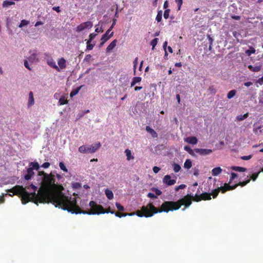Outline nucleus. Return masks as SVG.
I'll list each match as a JSON object with an SVG mask.
<instances>
[{
    "label": "nucleus",
    "instance_id": "1",
    "mask_svg": "<svg viewBox=\"0 0 263 263\" xmlns=\"http://www.w3.org/2000/svg\"><path fill=\"white\" fill-rule=\"evenodd\" d=\"M55 175L51 172L47 174L44 171H39L36 175V182L40 187L38 190L37 200L40 203H51L55 207L63 210L69 198L62 193H56L54 190L57 187L55 183Z\"/></svg>",
    "mask_w": 263,
    "mask_h": 263
},
{
    "label": "nucleus",
    "instance_id": "2",
    "mask_svg": "<svg viewBox=\"0 0 263 263\" xmlns=\"http://www.w3.org/2000/svg\"><path fill=\"white\" fill-rule=\"evenodd\" d=\"M189 197L188 196H184L177 201H164L159 209L156 208L153 203H149L146 206H142L141 210L137 211L135 214H136L138 217H150L153 216L154 214L158 213L163 212L168 213L170 211L178 210L182 205L185 206L183 209V210H184L185 209L188 208L191 205V202Z\"/></svg>",
    "mask_w": 263,
    "mask_h": 263
},
{
    "label": "nucleus",
    "instance_id": "3",
    "mask_svg": "<svg viewBox=\"0 0 263 263\" xmlns=\"http://www.w3.org/2000/svg\"><path fill=\"white\" fill-rule=\"evenodd\" d=\"M31 187L33 190V192L29 193L27 192L25 188L23 186L16 185L12 188L9 189L7 192L12 193L14 195L18 196L21 198L22 203L25 204L30 201L34 203L35 204L38 205L40 201L37 200L38 193H36L37 187L33 184H31L28 187L29 189Z\"/></svg>",
    "mask_w": 263,
    "mask_h": 263
},
{
    "label": "nucleus",
    "instance_id": "4",
    "mask_svg": "<svg viewBox=\"0 0 263 263\" xmlns=\"http://www.w3.org/2000/svg\"><path fill=\"white\" fill-rule=\"evenodd\" d=\"M89 206L91 208L90 211H83L77 204V200L75 198L69 197V199L67 202L65 208H63L64 210H67L69 212L72 214H81L87 215H95L96 214H92L94 212H99L103 210V207L100 204H98L95 201H91L89 203Z\"/></svg>",
    "mask_w": 263,
    "mask_h": 263
},
{
    "label": "nucleus",
    "instance_id": "5",
    "mask_svg": "<svg viewBox=\"0 0 263 263\" xmlns=\"http://www.w3.org/2000/svg\"><path fill=\"white\" fill-rule=\"evenodd\" d=\"M189 196V198L190 199L191 202H192V200L196 202H199L201 200H209L211 199V194L206 192L202 193L200 195L196 194L195 196L189 194L186 195L185 196ZM191 204L192 203H191Z\"/></svg>",
    "mask_w": 263,
    "mask_h": 263
},
{
    "label": "nucleus",
    "instance_id": "6",
    "mask_svg": "<svg viewBox=\"0 0 263 263\" xmlns=\"http://www.w3.org/2000/svg\"><path fill=\"white\" fill-rule=\"evenodd\" d=\"M227 191H230L228 184L224 183L223 186L218 187L217 189L213 190L210 194L213 196V198H215L220 191H221L222 193H224Z\"/></svg>",
    "mask_w": 263,
    "mask_h": 263
},
{
    "label": "nucleus",
    "instance_id": "7",
    "mask_svg": "<svg viewBox=\"0 0 263 263\" xmlns=\"http://www.w3.org/2000/svg\"><path fill=\"white\" fill-rule=\"evenodd\" d=\"M92 27V23L88 21L81 24L77 27V31L81 32L85 29H90Z\"/></svg>",
    "mask_w": 263,
    "mask_h": 263
},
{
    "label": "nucleus",
    "instance_id": "8",
    "mask_svg": "<svg viewBox=\"0 0 263 263\" xmlns=\"http://www.w3.org/2000/svg\"><path fill=\"white\" fill-rule=\"evenodd\" d=\"M195 152L201 156L208 155L211 154L213 151L211 149H204V148H195L194 149Z\"/></svg>",
    "mask_w": 263,
    "mask_h": 263
},
{
    "label": "nucleus",
    "instance_id": "9",
    "mask_svg": "<svg viewBox=\"0 0 263 263\" xmlns=\"http://www.w3.org/2000/svg\"><path fill=\"white\" fill-rule=\"evenodd\" d=\"M171 178L170 175H165L163 178V182L169 186L175 184L176 182V180L175 179H171Z\"/></svg>",
    "mask_w": 263,
    "mask_h": 263
},
{
    "label": "nucleus",
    "instance_id": "10",
    "mask_svg": "<svg viewBox=\"0 0 263 263\" xmlns=\"http://www.w3.org/2000/svg\"><path fill=\"white\" fill-rule=\"evenodd\" d=\"M101 146L100 142L95 143L94 145H90L87 147V153H94Z\"/></svg>",
    "mask_w": 263,
    "mask_h": 263
},
{
    "label": "nucleus",
    "instance_id": "11",
    "mask_svg": "<svg viewBox=\"0 0 263 263\" xmlns=\"http://www.w3.org/2000/svg\"><path fill=\"white\" fill-rule=\"evenodd\" d=\"M250 181V179H249L246 181H243L242 182H239L238 183L235 184L234 185H230L228 184V187L229 190H233L236 189L238 186L240 185L241 186H245Z\"/></svg>",
    "mask_w": 263,
    "mask_h": 263
},
{
    "label": "nucleus",
    "instance_id": "12",
    "mask_svg": "<svg viewBox=\"0 0 263 263\" xmlns=\"http://www.w3.org/2000/svg\"><path fill=\"white\" fill-rule=\"evenodd\" d=\"M34 173L33 168L30 167L27 170V174L24 176V178L26 180H29L34 176Z\"/></svg>",
    "mask_w": 263,
    "mask_h": 263
},
{
    "label": "nucleus",
    "instance_id": "13",
    "mask_svg": "<svg viewBox=\"0 0 263 263\" xmlns=\"http://www.w3.org/2000/svg\"><path fill=\"white\" fill-rule=\"evenodd\" d=\"M184 141L191 144H196L197 143L198 139L196 137H188L184 139Z\"/></svg>",
    "mask_w": 263,
    "mask_h": 263
},
{
    "label": "nucleus",
    "instance_id": "14",
    "mask_svg": "<svg viewBox=\"0 0 263 263\" xmlns=\"http://www.w3.org/2000/svg\"><path fill=\"white\" fill-rule=\"evenodd\" d=\"M145 130L146 132L149 133L153 138H157L158 137V134L156 132L155 130H154L153 128H152L149 126H146L145 127Z\"/></svg>",
    "mask_w": 263,
    "mask_h": 263
},
{
    "label": "nucleus",
    "instance_id": "15",
    "mask_svg": "<svg viewBox=\"0 0 263 263\" xmlns=\"http://www.w3.org/2000/svg\"><path fill=\"white\" fill-rule=\"evenodd\" d=\"M261 64H259L258 65H256L254 66L250 65L248 66V68L253 72H258L261 70Z\"/></svg>",
    "mask_w": 263,
    "mask_h": 263
},
{
    "label": "nucleus",
    "instance_id": "16",
    "mask_svg": "<svg viewBox=\"0 0 263 263\" xmlns=\"http://www.w3.org/2000/svg\"><path fill=\"white\" fill-rule=\"evenodd\" d=\"M28 60L30 62H36L38 61V59L37 58V54L36 51H34L28 57Z\"/></svg>",
    "mask_w": 263,
    "mask_h": 263
},
{
    "label": "nucleus",
    "instance_id": "17",
    "mask_svg": "<svg viewBox=\"0 0 263 263\" xmlns=\"http://www.w3.org/2000/svg\"><path fill=\"white\" fill-rule=\"evenodd\" d=\"M117 42V40H114V41H112L106 48V52H108L110 51L111 50H112L116 47Z\"/></svg>",
    "mask_w": 263,
    "mask_h": 263
},
{
    "label": "nucleus",
    "instance_id": "18",
    "mask_svg": "<svg viewBox=\"0 0 263 263\" xmlns=\"http://www.w3.org/2000/svg\"><path fill=\"white\" fill-rule=\"evenodd\" d=\"M34 103L33 93L32 91H30L29 93V99L28 102V106L31 107Z\"/></svg>",
    "mask_w": 263,
    "mask_h": 263
},
{
    "label": "nucleus",
    "instance_id": "19",
    "mask_svg": "<svg viewBox=\"0 0 263 263\" xmlns=\"http://www.w3.org/2000/svg\"><path fill=\"white\" fill-rule=\"evenodd\" d=\"M110 32H106V33L103 35L102 36L101 40H103L104 41H107L111 36H113L114 32H111L109 34Z\"/></svg>",
    "mask_w": 263,
    "mask_h": 263
},
{
    "label": "nucleus",
    "instance_id": "20",
    "mask_svg": "<svg viewBox=\"0 0 263 263\" xmlns=\"http://www.w3.org/2000/svg\"><path fill=\"white\" fill-rule=\"evenodd\" d=\"M58 64L61 69H64L66 67V60L63 58L58 60Z\"/></svg>",
    "mask_w": 263,
    "mask_h": 263
},
{
    "label": "nucleus",
    "instance_id": "21",
    "mask_svg": "<svg viewBox=\"0 0 263 263\" xmlns=\"http://www.w3.org/2000/svg\"><path fill=\"white\" fill-rule=\"evenodd\" d=\"M47 63L50 67L59 71V68L58 66L56 65L55 61L52 59L48 60L47 61Z\"/></svg>",
    "mask_w": 263,
    "mask_h": 263
},
{
    "label": "nucleus",
    "instance_id": "22",
    "mask_svg": "<svg viewBox=\"0 0 263 263\" xmlns=\"http://www.w3.org/2000/svg\"><path fill=\"white\" fill-rule=\"evenodd\" d=\"M222 172V169L220 167L214 168L212 171V174L213 176L219 175Z\"/></svg>",
    "mask_w": 263,
    "mask_h": 263
},
{
    "label": "nucleus",
    "instance_id": "23",
    "mask_svg": "<svg viewBox=\"0 0 263 263\" xmlns=\"http://www.w3.org/2000/svg\"><path fill=\"white\" fill-rule=\"evenodd\" d=\"M116 216L118 217L119 218H121L122 217H125L126 216H133L135 215V213H121L120 212H116L114 213Z\"/></svg>",
    "mask_w": 263,
    "mask_h": 263
},
{
    "label": "nucleus",
    "instance_id": "24",
    "mask_svg": "<svg viewBox=\"0 0 263 263\" xmlns=\"http://www.w3.org/2000/svg\"><path fill=\"white\" fill-rule=\"evenodd\" d=\"M29 166L30 168H33V170H35L39 171L40 166L38 162H32L29 163Z\"/></svg>",
    "mask_w": 263,
    "mask_h": 263
},
{
    "label": "nucleus",
    "instance_id": "25",
    "mask_svg": "<svg viewBox=\"0 0 263 263\" xmlns=\"http://www.w3.org/2000/svg\"><path fill=\"white\" fill-rule=\"evenodd\" d=\"M15 5V2L13 1H9L8 0L4 1L2 4L3 8H8L11 5Z\"/></svg>",
    "mask_w": 263,
    "mask_h": 263
},
{
    "label": "nucleus",
    "instance_id": "26",
    "mask_svg": "<svg viewBox=\"0 0 263 263\" xmlns=\"http://www.w3.org/2000/svg\"><path fill=\"white\" fill-rule=\"evenodd\" d=\"M109 213H110L111 214H114L115 212L111 211L110 208H108L106 210H104V209L103 208V210H102V211H100L98 213V212H94V213L93 212V213H92V214H97L98 215H99L100 214H105V213L108 214Z\"/></svg>",
    "mask_w": 263,
    "mask_h": 263
},
{
    "label": "nucleus",
    "instance_id": "27",
    "mask_svg": "<svg viewBox=\"0 0 263 263\" xmlns=\"http://www.w3.org/2000/svg\"><path fill=\"white\" fill-rule=\"evenodd\" d=\"M105 195H106V197H107V198L108 199L111 200V199H113V198H114V194H113L111 190H109L108 189H106L105 191Z\"/></svg>",
    "mask_w": 263,
    "mask_h": 263
},
{
    "label": "nucleus",
    "instance_id": "28",
    "mask_svg": "<svg viewBox=\"0 0 263 263\" xmlns=\"http://www.w3.org/2000/svg\"><path fill=\"white\" fill-rule=\"evenodd\" d=\"M141 78L139 77H134L131 82V87L134 86L136 83L140 82L141 81Z\"/></svg>",
    "mask_w": 263,
    "mask_h": 263
},
{
    "label": "nucleus",
    "instance_id": "29",
    "mask_svg": "<svg viewBox=\"0 0 263 263\" xmlns=\"http://www.w3.org/2000/svg\"><path fill=\"white\" fill-rule=\"evenodd\" d=\"M255 49L252 46H250L249 49L247 50L245 52L248 56H250L252 54L255 53Z\"/></svg>",
    "mask_w": 263,
    "mask_h": 263
},
{
    "label": "nucleus",
    "instance_id": "30",
    "mask_svg": "<svg viewBox=\"0 0 263 263\" xmlns=\"http://www.w3.org/2000/svg\"><path fill=\"white\" fill-rule=\"evenodd\" d=\"M125 153L126 154L127 160L129 161V160H130L131 159H134V156H132V153H131L130 150H129V149H126L125 151Z\"/></svg>",
    "mask_w": 263,
    "mask_h": 263
},
{
    "label": "nucleus",
    "instance_id": "31",
    "mask_svg": "<svg viewBox=\"0 0 263 263\" xmlns=\"http://www.w3.org/2000/svg\"><path fill=\"white\" fill-rule=\"evenodd\" d=\"M231 169L232 170L240 172H243L247 170L246 168L240 166H232Z\"/></svg>",
    "mask_w": 263,
    "mask_h": 263
},
{
    "label": "nucleus",
    "instance_id": "32",
    "mask_svg": "<svg viewBox=\"0 0 263 263\" xmlns=\"http://www.w3.org/2000/svg\"><path fill=\"white\" fill-rule=\"evenodd\" d=\"M192 166V163L190 159H186L184 163V167L186 169H190Z\"/></svg>",
    "mask_w": 263,
    "mask_h": 263
},
{
    "label": "nucleus",
    "instance_id": "33",
    "mask_svg": "<svg viewBox=\"0 0 263 263\" xmlns=\"http://www.w3.org/2000/svg\"><path fill=\"white\" fill-rule=\"evenodd\" d=\"M184 149L185 150L186 152H187L191 155H192L193 156H195V153H194L195 151H193V149H192L189 146L185 145L184 147Z\"/></svg>",
    "mask_w": 263,
    "mask_h": 263
},
{
    "label": "nucleus",
    "instance_id": "34",
    "mask_svg": "<svg viewBox=\"0 0 263 263\" xmlns=\"http://www.w3.org/2000/svg\"><path fill=\"white\" fill-rule=\"evenodd\" d=\"M248 116H249V114L246 113L243 115H241L237 116L236 117V119L238 121H242L244 119L247 118Z\"/></svg>",
    "mask_w": 263,
    "mask_h": 263
},
{
    "label": "nucleus",
    "instance_id": "35",
    "mask_svg": "<svg viewBox=\"0 0 263 263\" xmlns=\"http://www.w3.org/2000/svg\"><path fill=\"white\" fill-rule=\"evenodd\" d=\"M81 87L82 86L78 87L76 89L72 90L70 93V96L71 97H73V96H76L79 92Z\"/></svg>",
    "mask_w": 263,
    "mask_h": 263
},
{
    "label": "nucleus",
    "instance_id": "36",
    "mask_svg": "<svg viewBox=\"0 0 263 263\" xmlns=\"http://www.w3.org/2000/svg\"><path fill=\"white\" fill-rule=\"evenodd\" d=\"M173 170L175 173L179 172L181 169V167L180 166V165L177 163H174L173 164Z\"/></svg>",
    "mask_w": 263,
    "mask_h": 263
},
{
    "label": "nucleus",
    "instance_id": "37",
    "mask_svg": "<svg viewBox=\"0 0 263 263\" xmlns=\"http://www.w3.org/2000/svg\"><path fill=\"white\" fill-rule=\"evenodd\" d=\"M236 91L235 89H233V90L230 91L227 95L228 99H232L233 97H234L235 96V95H236Z\"/></svg>",
    "mask_w": 263,
    "mask_h": 263
},
{
    "label": "nucleus",
    "instance_id": "38",
    "mask_svg": "<svg viewBox=\"0 0 263 263\" xmlns=\"http://www.w3.org/2000/svg\"><path fill=\"white\" fill-rule=\"evenodd\" d=\"M59 103L61 105H64L68 103V101L64 97H62L59 99Z\"/></svg>",
    "mask_w": 263,
    "mask_h": 263
},
{
    "label": "nucleus",
    "instance_id": "39",
    "mask_svg": "<svg viewBox=\"0 0 263 263\" xmlns=\"http://www.w3.org/2000/svg\"><path fill=\"white\" fill-rule=\"evenodd\" d=\"M79 151L81 153H87V147L85 145H82L79 147Z\"/></svg>",
    "mask_w": 263,
    "mask_h": 263
},
{
    "label": "nucleus",
    "instance_id": "40",
    "mask_svg": "<svg viewBox=\"0 0 263 263\" xmlns=\"http://www.w3.org/2000/svg\"><path fill=\"white\" fill-rule=\"evenodd\" d=\"M162 12L161 10H160L158 12L157 15L156 17V20L158 22H160L162 20Z\"/></svg>",
    "mask_w": 263,
    "mask_h": 263
},
{
    "label": "nucleus",
    "instance_id": "41",
    "mask_svg": "<svg viewBox=\"0 0 263 263\" xmlns=\"http://www.w3.org/2000/svg\"><path fill=\"white\" fill-rule=\"evenodd\" d=\"M59 166H60L61 170H62L63 171L66 172V173L68 172V170L63 162H60Z\"/></svg>",
    "mask_w": 263,
    "mask_h": 263
},
{
    "label": "nucleus",
    "instance_id": "42",
    "mask_svg": "<svg viewBox=\"0 0 263 263\" xmlns=\"http://www.w3.org/2000/svg\"><path fill=\"white\" fill-rule=\"evenodd\" d=\"M158 41V38H155L154 39H153L151 41V45L152 46V49H154L155 48V46L157 44Z\"/></svg>",
    "mask_w": 263,
    "mask_h": 263
},
{
    "label": "nucleus",
    "instance_id": "43",
    "mask_svg": "<svg viewBox=\"0 0 263 263\" xmlns=\"http://www.w3.org/2000/svg\"><path fill=\"white\" fill-rule=\"evenodd\" d=\"M29 22L25 20H23L21 21L20 24L18 25V27L22 28L25 26H26L28 24Z\"/></svg>",
    "mask_w": 263,
    "mask_h": 263
},
{
    "label": "nucleus",
    "instance_id": "44",
    "mask_svg": "<svg viewBox=\"0 0 263 263\" xmlns=\"http://www.w3.org/2000/svg\"><path fill=\"white\" fill-rule=\"evenodd\" d=\"M116 206L119 211H124L125 210L124 206L118 202L116 203Z\"/></svg>",
    "mask_w": 263,
    "mask_h": 263
},
{
    "label": "nucleus",
    "instance_id": "45",
    "mask_svg": "<svg viewBox=\"0 0 263 263\" xmlns=\"http://www.w3.org/2000/svg\"><path fill=\"white\" fill-rule=\"evenodd\" d=\"M259 173H260V172H258V173H255L252 174V176H251V179L253 181H255L258 177Z\"/></svg>",
    "mask_w": 263,
    "mask_h": 263
},
{
    "label": "nucleus",
    "instance_id": "46",
    "mask_svg": "<svg viewBox=\"0 0 263 263\" xmlns=\"http://www.w3.org/2000/svg\"><path fill=\"white\" fill-rule=\"evenodd\" d=\"M170 12V9H166L164 11V14H163L164 18L167 19L168 18Z\"/></svg>",
    "mask_w": 263,
    "mask_h": 263
},
{
    "label": "nucleus",
    "instance_id": "47",
    "mask_svg": "<svg viewBox=\"0 0 263 263\" xmlns=\"http://www.w3.org/2000/svg\"><path fill=\"white\" fill-rule=\"evenodd\" d=\"M237 176V174H236L235 173H231V177H230V181H229V182L228 184H229L230 185V184L231 183L233 179H234Z\"/></svg>",
    "mask_w": 263,
    "mask_h": 263
},
{
    "label": "nucleus",
    "instance_id": "48",
    "mask_svg": "<svg viewBox=\"0 0 263 263\" xmlns=\"http://www.w3.org/2000/svg\"><path fill=\"white\" fill-rule=\"evenodd\" d=\"M175 2L178 5V10H180L181 9V5L183 3V0H175Z\"/></svg>",
    "mask_w": 263,
    "mask_h": 263
},
{
    "label": "nucleus",
    "instance_id": "49",
    "mask_svg": "<svg viewBox=\"0 0 263 263\" xmlns=\"http://www.w3.org/2000/svg\"><path fill=\"white\" fill-rule=\"evenodd\" d=\"M91 42H88V41H87V49L88 50H92L95 46V44H90Z\"/></svg>",
    "mask_w": 263,
    "mask_h": 263
},
{
    "label": "nucleus",
    "instance_id": "50",
    "mask_svg": "<svg viewBox=\"0 0 263 263\" xmlns=\"http://www.w3.org/2000/svg\"><path fill=\"white\" fill-rule=\"evenodd\" d=\"M96 35L97 34H95L94 33H90L89 35V39L87 41H88V42H91L92 41V40L95 39Z\"/></svg>",
    "mask_w": 263,
    "mask_h": 263
},
{
    "label": "nucleus",
    "instance_id": "51",
    "mask_svg": "<svg viewBox=\"0 0 263 263\" xmlns=\"http://www.w3.org/2000/svg\"><path fill=\"white\" fill-rule=\"evenodd\" d=\"M185 186H186V185L185 184H180V185L176 186L175 187V190L176 191H178L180 189H184L185 187Z\"/></svg>",
    "mask_w": 263,
    "mask_h": 263
},
{
    "label": "nucleus",
    "instance_id": "52",
    "mask_svg": "<svg viewBox=\"0 0 263 263\" xmlns=\"http://www.w3.org/2000/svg\"><path fill=\"white\" fill-rule=\"evenodd\" d=\"M252 157V156L251 155H248V156H242L241 157V159L243 160H248L250 159Z\"/></svg>",
    "mask_w": 263,
    "mask_h": 263
},
{
    "label": "nucleus",
    "instance_id": "53",
    "mask_svg": "<svg viewBox=\"0 0 263 263\" xmlns=\"http://www.w3.org/2000/svg\"><path fill=\"white\" fill-rule=\"evenodd\" d=\"M147 197H148L149 198H154V199L157 198V196L155 194H154V193H149L147 194Z\"/></svg>",
    "mask_w": 263,
    "mask_h": 263
},
{
    "label": "nucleus",
    "instance_id": "54",
    "mask_svg": "<svg viewBox=\"0 0 263 263\" xmlns=\"http://www.w3.org/2000/svg\"><path fill=\"white\" fill-rule=\"evenodd\" d=\"M24 66L26 68H27L29 70H31V68H30L27 60H24Z\"/></svg>",
    "mask_w": 263,
    "mask_h": 263
},
{
    "label": "nucleus",
    "instance_id": "55",
    "mask_svg": "<svg viewBox=\"0 0 263 263\" xmlns=\"http://www.w3.org/2000/svg\"><path fill=\"white\" fill-rule=\"evenodd\" d=\"M50 165V163L49 162H45L42 165V167L45 168H48Z\"/></svg>",
    "mask_w": 263,
    "mask_h": 263
},
{
    "label": "nucleus",
    "instance_id": "56",
    "mask_svg": "<svg viewBox=\"0 0 263 263\" xmlns=\"http://www.w3.org/2000/svg\"><path fill=\"white\" fill-rule=\"evenodd\" d=\"M137 63H138V58H136L134 62H133V64H134V72H135V71H136V66L137 65Z\"/></svg>",
    "mask_w": 263,
    "mask_h": 263
},
{
    "label": "nucleus",
    "instance_id": "57",
    "mask_svg": "<svg viewBox=\"0 0 263 263\" xmlns=\"http://www.w3.org/2000/svg\"><path fill=\"white\" fill-rule=\"evenodd\" d=\"M116 24V20H114V22L111 25V26L109 27V28L107 30V32H110L111 31V30L112 29V28H114V25H115Z\"/></svg>",
    "mask_w": 263,
    "mask_h": 263
},
{
    "label": "nucleus",
    "instance_id": "58",
    "mask_svg": "<svg viewBox=\"0 0 263 263\" xmlns=\"http://www.w3.org/2000/svg\"><path fill=\"white\" fill-rule=\"evenodd\" d=\"M155 192L156 196L157 195L159 196V195H161V194H162V192L158 189H155Z\"/></svg>",
    "mask_w": 263,
    "mask_h": 263
},
{
    "label": "nucleus",
    "instance_id": "59",
    "mask_svg": "<svg viewBox=\"0 0 263 263\" xmlns=\"http://www.w3.org/2000/svg\"><path fill=\"white\" fill-rule=\"evenodd\" d=\"M153 170L155 173H157L160 170V168L157 166H154L153 168Z\"/></svg>",
    "mask_w": 263,
    "mask_h": 263
},
{
    "label": "nucleus",
    "instance_id": "60",
    "mask_svg": "<svg viewBox=\"0 0 263 263\" xmlns=\"http://www.w3.org/2000/svg\"><path fill=\"white\" fill-rule=\"evenodd\" d=\"M209 90L211 92H213V93H215L216 92V90L214 88L213 86H210L209 88Z\"/></svg>",
    "mask_w": 263,
    "mask_h": 263
},
{
    "label": "nucleus",
    "instance_id": "61",
    "mask_svg": "<svg viewBox=\"0 0 263 263\" xmlns=\"http://www.w3.org/2000/svg\"><path fill=\"white\" fill-rule=\"evenodd\" d=\"M257 83H259L260 85L263 84V76L257 80Z\"/></svg>",
    "mask_w": 263,
    "mask_h": 263
},
{
    "label": "nucleus",
    "instance_id": "62",
    "mask_svg": "<svg viewBox=\"0 0 263 263\" xmlns=\"http://www.w3.org/2000/svg\"><path fill=\"white\" fill-rule=\"evenodd\" d=\"M52 9L55 11H57V12H61V10H60V8L59 6H57V7H53L52 8Z\"/></svg>",
    "mask_w": 263,
    "mask_h": 263
},
{
    "label": "nucleus",
    "instance_id": "63",
    "mask_svg": "<svg viewBox=\"0 0 263 263\" xmlns=\"http://www.w3.org/2000/svg\"><path fill=\"white\" fill-rule=\"evenodd\" d=\"M232 18L235 20H240V16L239 15H232L231 16Z\"/></svg>",
    "mask_w": 263,
    "mask_h": 263
},
{
    "label": "nucleus",
    "instance_id": "64",
    "mask_svg": "<svg viewBox=\"0 0 263 263\" xmlns=\"http://www.w3.org/2000/svg\"><path fill=\"white\" fill-rule=\"evenodd\" d=\"M95 31L97 32H102L103 31V30L102 29V27H97L95 29Z\"/></svg>",
    "mask_w": 263,
    "mask_h": 263
}]
</instances>
